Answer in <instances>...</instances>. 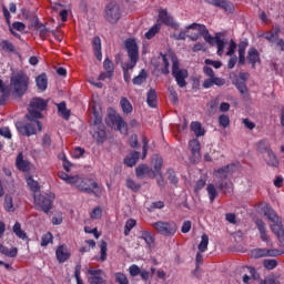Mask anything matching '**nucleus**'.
<instances>
[{
    "instance_id": "obj_58",
    "label": "nucleus",
    "mask_w": 284,
    "mask_h": 284,
    "mask_svg": "<svg viewBox=\"0 0 284 284\" xmlns=\"http://www.w3.org/2000/svg\"><path fill=\"white\" fill-rule=\"evenodd\" d=\"M207 183V178H201L194 186V192H201V190H203L205 187Z\"/></svg>"
},
{
    "instance_id": "obj_32",
    "label": "nucleus",
    "mask_w": 284,
    "mask_h": 284,
    "mask_svg": "<svg viewBox=\"0 0 284 284\" xmlns=\"http://www.w3.org/2000/svg\"><path fill=\"white\" fill-rule=\"evenodd\" d=\"M145 174L150 176V174H152V169H150V166H148L146 164L138 165L135 169V175L138 176V179H141V176H145Z\"/></svg>"
},
{
    "instance_id": "obj_14",
    "label": "nucleus",
    "mask_w": 284,
    "mask_h": 284,
    "mask_svg": "<svg viewBox=\"0 0 284 284\" xmlns=\"http://www.w3.org/2000/svg\"><path fill=\"white\" fill-rule=\"evenodd\" d=\"M48 109V101L42 99V98H33L30 101V109L28 112H43L44 110Z\"/></svg>"
},
{
    "instance_id": "obj_21",
    "label": "nucleus",
    "mask_w": 284,
    "mask_h": 284,
    "mask_svg": "<svg viewBox=\"0 0 284 284\" xmlns=\"http://www.w3.org/2000/svg\"><path fill=\"white\" fill-rule=\"evenodd\" d=\"M16 168L20 172H30V161L23 159V152L18 153L16 159Z\"/></svg>"
},
{
    "instance_id": "obj_24",
    "label": "nucleus",
    "mask_w": 284,
    "mask_h": 284,
    "mask_svg": "<svg viewBox=\"0 0 284 284\" xmlns=\"http://www.w3.org/2000/svg\"><path fill=\"white\" fill-rule=\"evenodd\" d=\"M140 239H142V241L145 242L149 250H152V247H154V241H155L154 235H152L150 231H145V230L141 231Z\"/></svg>"
},
{
    "instance_id": "obj_20",
    "label": "nucleus",
    "mask_w": 284,
    "mask_h": 284,
    "mask_svg": "<svg viewBox=\"0 0 284 284\" xmlns=\"http://www.w3.org/2000/svg\"><path fill=\"white\" fill-rule=\"evenodd\" d=\"M246 61L253 69L256 68V63H261V53L256 48L248 49Z\"/></svg>"
},
{
    "instance_id": "obj_42",
    "label": "nucleus",
    "mask_w": 284,
    "mask_h": 284,
    "mask_svg": "<svg viewBox=\"0 0 284 284\" xmlns=\"http://www.w3.org/2000/svg\"><path fill=\"white\" fill-rule=\"evenodd\" d=\"M136 227V220L129 219L124 225V236H130V232Z\"/></svg>"
},
{
    "instance_id": "obj_53",
    "label": "nucleus",
    "mask_w": 284,
    "mask_h": 284,
    "mask_svg": "<svg viewBox=\"0 0 284 284\" xmlns=\"http://www.w3.org/2000/svg\"><path fill=\"white\" fill-rule=\"evenodd\" d=\"M257 150L258 152H262V153L266 152L267 154V152H270V150L272 149H270V142L266 139H264L257 143Z\"/></svg>"
},
{
    "instance_id": "obj_6",
    "label": "nucleus",
    "mask_w": 284,
    "mask_h": 284,
    "mask_svg": "<svg viewBox=\"0 0 284 284\" xmlns=\"http://www.w3.org/2000/svg\"><path fill=\"white\" fill-rule=\"evenodd\" d=\"M124 45L130 59V62L124 68L129 71L134 70L136 63H139V44H136V40L129 38L125 40Z\"/></svg>"
},
{
    "instance_id": "obj_44",
    "label": "nucleus",
    "mask_w": 284,
    "mask_h": 284,
    "mask_svg": "<svg viewBox=\"0 0 284 284\" xmlns=\"http://www.w3.org/2000/svg\"><path fill=\"white\" fill-rule=\"evenodd\" d=\"M1 50L4 52H17V49L14 48V44L8 40H2L0 42Z\"/></svg>"
},
{
    "instance_id": "obj_19",
    "label": "nucleus",
    "mask_w": 284,
    "mask_h": 284,
    "mask_svg": "<svg viewBox=\"0 0 284 284\" xmlns=\"http://www.w3.org/2000/svg\"><path fill=\"white\" fill-rule=\"evenodd\" d=\"M255 226L260 232V239L263 243H270V235H267V226L261 219L255 220Z\"/></svg>"
},
{
    "instance_id": "obj_22",
    "label": "nucleus",
    "mask_w": 284,
    "mask_h": 284,
    "mask_svg": "<svg viewBox=\"0 0 284 284\" xmlns=\"http://www.w3.org/2000/svg\"><path fill=\"white\" fill-rule=\"evenodd\" d=\"M231 168H234V164H227L224 165L213 172L215 179H219L220 181H225L227 176H230V170Z\"/></svg>"
},
{
    "instance_id": "obj_40",
    "label": "nucleus",
    "mask_w": 284,
    "mask_h": 284,
    "mask_svg": "<svg viewBox=\"0 0 284 284\" xmlns=\"http://www.w3.org/2000/svg\"><path fill=\"white\" fill-rule=\"evenodd\" d=\"M207 245H210V236H207V234H203L201 236V242L197 246V250L202 253L207 252Z\"/></svg>"
},
{
    "instance_id": "obj_25",
    "label": "nucleus",
    "mask_w": 284,
    "mask_h": 284,
    "mask_svg": "<svg viewBox=\"0 0 284 284\" xmlns=\"http://www.w3.org/2000/svg\"><path fill=\"white\" fill-rule=\"evenodd\" d=\"M189 145L191 148V154L193 159H201V142L194 139L189 142Z\"/></svg>"
},
{
    "instance_id": "obj_47",
    "label": "nucleus",
    "mask_w": 284,
    "mask_h": 284,
    "mask_svg": "<svg viewBox=\"0 0 284 284\" xmlns=\"http://www.w3.org/2000/svg\"><path fill=\"white\" fill-rule=\"evenodd\" d=\"M235 87L239 90L242 97H247V84L245 82H241V80L235 81Z\"/></svg>"
},
{
    "instance_id": "obj_63",
    "label": "nucleus",
    "mask_w": 284,
    "mask_h": 284,
    "mask_svg": "<svg viewBox=\"0 0 284 284\" xmlns=\"http://www.w3.org/2000/svg\"><path fill=\"white\" fill-rule=\"evenodd\" d=\"M74 278L77 284H83V280L81 278V264H77L74 267Z\"/></svg>"
},
{
    "instance_id": "obj_30",
    "label": "nucleus",
    "mask_w": 284,
    "mask_h": 284,
    "mask_svg": "<svg viewBox=\"0 0 284 284\" xmlns=\"http://www.w3.org/2000/svg\"><path fill=\"white\" fill-rule=\"evenodd\" d=\"M36 83L39 90L45 92V90H48V75H45V73L38 75L36 79Z\"/></svg>"
},
{
    "instance_id": "obj_64",
    "label": "nucleus",
    "mask_w": 284,
    "mask_h": 284,
    "mask_svg": "<svg viewBox=\"0 0 284 284\" xmlns=\"http://www.w3.org/2000/svg\"><path fill=\"white\" fill-rule=\"evenodd\" d=\"M39 37L42 39H48V32H50V29L45 27V24H40L38 27Z\"/></svg>"
},
{
    "instance_id": "obj_17",
    "label": "nucleus",
    "mask_w": 284,
    "mask_h": 284,
    "mask_svg": "<svg viewBox=\"0 0 284 284\" xmlns=\"http://www.w3.org/2000/svg\"><path fill=\"white\" fill-rule=\"evenodd\" d=\"M206 3L210 6H214L215 8H221L225 10V12H234V3L226 1V0H205Z\"/></svg>"
},
{
    "instance_id": "obj_8",
    "label": "nucleus",
    "mask_w": 284,
    "mask_h": 284,
    "mask_svg": "<svg viewBox=\"0 0 284 284\" xmlns=\"http://www.w3.org/2000/svg\"><path fill=\"white\" fill-rule=\"evenodd\" d=\"M172 77L175 78V81L179 88H187V82L185 81V79H187L189 77L187 70L185 69L181 70V68L179 67L178 60L173 61Z\"/></svg>"
},
{
    "instance_id": "obj_3",
    "label": "nucleus",
    "mask_w": 284,
    "mask_h": 284,
    "mask_svg": "<svg viewBox=\"0 0 284 284\" xmlns=\"http://www.w3.org/2000/svg\"><path fill=\"white\" fill-rule=\"evenodd\" d=\"M264 216H266V219H268L271 221V223H273L271 225V230H272L273 234H275V236H277L280 243H282V245H284V229H283V221L281 220V217L270 206H267L264 210Z\"/></svg>"
},
{
    "instance_id": "obj_54",
    "label": "nucleus",
    "mask_w": 284,
    "mask_h": 284,
    "mask_svg": "<svg viewBox=\"0 0 284 284\" xmlns=\"http://www.w3.org/2000/svg\"><path fill=\"white\" fill-rule=\"evenodd\" d=\"M126 187L128 190H132V192H139V190H141V184L134 182L132 179H126Z\"/></svg>"
},
{
    "instance_id": "obj_29",
    "label": "nucleus",
    "mask_w": 284,
    "mask_h": 284,
    "mask_svg": "<svg viewBox=\"0 0 284 284\" xmlns=\"http://www.w3.org/2000/svg\"><path fill=\"white\" fill-rule=\"evenodd\" d=\"M146 103L149 108H156V103H158L156 90L151 89L148 91Z\"/></svg>"
},
{
    "instance_id": "obj_5",
    "label": "nucleus",
    "mask_w": 284,
    "mask_h": 284,
    "mask_svg": "<svg viewBox=\"0 0 284 284\" xmlns=\"http://www.w3.org/2000/svg\"><path fill=\"white\" fill-rule=\"evenodd\" d=\"M54 193H45V194H37L33 193V201L36 210L40 212H44V214H49L50 210H52V205L54 203Z\"/></svg>"
},
{
    "instance_id": "obj_49",
    "label": "nucleus",
    "mask_w": 284,
    "mask_h": 284,
    "mask_svg": "<svg viewBox=\"0 0 284 284\" xmlns=\"http://www.w3.org/2000/svg\"><path fill=\"white\" fill-rule=\"evenodd\" d=\"M59 179L69 183V185H74V181H77V176H70L65 172L58 173Z\"/></svg>"
},
{
    "instance_id": "obj_1",
    "label": "nucleus",
    "mask_w": 284,
    "mask_h": 284,
    "mask_svg": "<svg viewBox=\"0 0 284 284\" xmlns=\"http://www.w3.org/2000/svg\"><path fill=\"white\" fill-rule=\"evenodd\" d=\"M42 118L43 113L29 111L26 114V120L29 122L18 121L16 123L17 131L22 136H34L37 132H41V130H43V124L41 123V121H39V119Z\"/></svg>"
},
{
    "instance_id": "obj_55",
    "label": "nucleus",
    "mask_w": 284,
    "mask_h": 284,
    "mask_svg": "<svg viewBox=\"0 0 284 284\" xmlns=\"http://www.w3.org/2000/svg\"><path fill=\"white\" fill-rule=\"evenodd\" d=\"M253 258H264L267 256V248H255L252 251Z\"/></svg>"
},
{
    "instance_id": "obj_61",
    "label": "nucleus",
    "mask_w": 284,
    "mask_h": 284,
    "mask_svg": "<svg viewBox=\"0 0 284 284\" xmlns=\"http://www.w3.org/2000/svg\"><path fill=\"white\" fill-rule=\"evenodd\" d=\"M278 265L276 260H264L263 266L265 270H274Z\"/></svg>"
},
{
    "instance_id": "obj_9",
    "label": "nucleus",
    "mask_w": 284,
    "mask_h": 284,
    "mask_svg": "<svg viewBox=\"0 0 284 284\" xmlns=\"http://www.w3.org/2000/svg\"><path fill=\"white\" fill-rule=\"evenodd\" d=\"M105 122L106 125H110L111 128L115 126L121 134H128V122H125L121 115L109 114Z\"/></svg>"
},
{
    "instance_id": "obj_15",
    "label": "nucleus",
    "mask_w": 284,
    "mask_h": 284,
    "mask_svg": "<svg viewBox=\"0 0 284 284\" xmlns=\"http://www.w3.org/2000/svg\"><path fill=\"white\" fill-rule=\"evenodd\" d=\"M215 187L219 190L221 194H224L225 196H227V194H234V183H232V181L227 182L219 180L215 183Z\"/></svg>"
},
{
    "instance_id": "obj_10",
    "label": "nucleus",
    "mask_w": 284,
    "mask_h": 284,
    "mask_svg": "<svg viewBox=\"0 0 284 284\" xmlns=\"http://www.w3.org/2000/svg\"><path fill=\"white\" fill-rule=\"evenodd\" d=\"M186 30H197V32L202 34L204 41H206V43H209L210 45H214V43L216 42V37H212V34H210V30H207V27H205V24H199L194 22L186 26Z\"/></svg>"
},
{
    "instance_id": "obj_27",
    "label": "nucleus",
    "mask_w": 284,
    "mask_h": 284,
    "mask_svg": "<svg viewBox=\"0 0 284 284\" xmlns=\"http://www.w3.org/2000/svg\"><path fill=\"white\" fill-rule=\"evenodd\" d=\"M10 99V89L3 84V80L0 79V105H6V101Z\"/></svg>"
},
{
    "instance_id": "obj_28",
    "label": "nucleus",
    "mask_w": 284,
    "mask_h": 284,
    "mask_svg": "<svg viewBox=\"0 0 284 284\" xmlns=\"http://www.w3.org/2000/svg\"><path fill=\"white\" fill-rule=\"evenodd\" d=\"M141 156V153L139 151L131 152L130 155H128L124 159V163L128 165V168H134L136 163H139V158Z\"/></svg>"
},
{
    "instance_id": "obj_7",
    "label": "nucleus",
    "mask_w": 284,
    "mask_h": 284,
    "mask_svg": "<svg viewBox=\"0 0 284 284\" xmlns=\"http://www.w3.org/2000/svg\"><path fill=\"white\" fill-rule=\"evenodd\" d=\"M152 227L162 236H174L176 234V223L174 222L159 221L153 223Z\"/></svg>"
},
{
    "instance_id": "obj_56",
    "label": "nucleus",
    "mask_w": 284,
    "mask_h": 284,
    "mask_svg": "<svg viewBox=\"0 0 284 284\" xmlns=\"http://www.w3.org/2000/svg\"><path fill=\"white\" fill-rule=\"evenodd\" d=\"M217 121H219V125H221V128H230V115L221 114L219 116Z\"/></svg>"
},
{
    "instance_id": "obj_34",
    "label": "nucleus",
    "mask_w": 284,
    "mask_h": 284,
    "mask_svg": "<svg viewBox=\"0 0 284 284\" xmlns=\"http://www.w3.org/2000/svg\"><path fill=\"white\" fill-rule=\"evenodd\" d=\"M148 79V72L145 69H142L139 73V75L134 77L132 82L133 85H143L145 83V80Z\"/></svg>"
},
{
    "instance_id": "obj_45",
    "label": "nucleus",
    "mask_w": 284,
    "mask_h": 284,
    "mask_svg": "<svg viewBox=\"0 0 284 284\" xmlns=\"http://www.w3.org/2000/svg\"><path fill=\"white\" fill-rule=\"evenodd\" d=\"M214 43L217 45V55L223 57V52L225 50V41L221 40V37H219V34H216Z\"/></svg>"
},
{
    "instance_id": "obj_41",
    "label": "nucleus",
    "mask_w": 284,
    "mask_h": 284,
    "mask_svg": "<svg viewBox=\"0 0 284 284\" xmlns=\"http://www.w3.org/2000/svg\"><path fill=\"white\" fill-rule=\"evenodd\" d=\"M120 105L124 114H131L132 103H130V100H128V98H122L120 101Z\"/></svg>"
},
{
    "instance_id": "obj_33",
    "label": "nucleus",
    "mask_w": 284,
    "mask_h": 284,
    "mask_svg": "<svg viewBox=\"0 0 284 284\" xmlns=\"http://www.w3.org/2000/svg\"><path fill=\"white\" fill-rule=\"evenodd\" d=\"M191 131L194 132L197 138L205 136V129H203V125L199 121L191 123Z\"/></svg>"
},
{
    "instance_id": "obj_2",
    "label": "nucleus",
    "mask_w": 284,
    "mask_h": 284,
    "mask_svg": "<svg viewBox=\"0 0 284 284\" xmlns=\"http://www.w3.org/2000/svg\"><path fill=\"white\" fill-rule=\"evenodd\" d=\"M73 185L84 194H93L97 199H101V196H103V189L99 186V183L93 179L79 178L75 175Z\"/></svg>"
},
{
    "instance_id": "obj_57",
    "label": "nucleus",
    "mask_w": 284,
    "mask_h": 284,
    "mask_svg": "<svg viewBox=\"0 0 284 284\" xmlns=\"http://www.w3.org/2000/svg\"><path fill=\"white\" fill-rule=\"evenodd\" d=\"M53 239L54 236L52 235V233H45L44 235H42L41 246L47 247V245H50V243H52Z\"/></svg>"
},
{
    "instance_id": "obj_52",
    "label": "nucleus",
    "mask_w": 284,
    "mask_h": 284,
    "mask_svg": "<svg viewBox=\"0 0 284 284\" xmlns=\"http://www.w3.org/2000/svg\"><path fill=\"white\" fill-rule=\"evenodd\" d=\"M103 68L105 72H109V74L114 75V63L112 62V60H110V58L104 59Z\"/></svg>"
},
{
    "instance_id": "obj_43",
    "label": "nucleus",
    "mask_w": 284,
    "mask_h": 284,
    "mask_svg": "<svg viewBox=\"0 0 284 284\" xmlns=\"http://www.w3.org/2000/svg\"><path fill=\"white\" fill-rule=\"evenodd\" d=\"M3 207H4L6 212H14V202L12 200V195L4 196Z\"/></svg>"
},
{
    "instance_id": "obj_60",
    "label": "nucleus",
    "mask_w": 284,
    "mask_h": 284,
    "mask_svg": "<svg viewBox=\"0 0 284 284\" xmlns=\"http://www.w3.org/2000/svg\"><path fill=\"white\" fill-rule=\"evenodd\" d=\"M168 174H169L168 179H169L170 183L172 185H179V178H176V173L174 172V170L170 169L168 171Z\"/></svg>"
},
{
    "instance_id": "obj_31",
    "label": "nucleus",
    "mask_w": 284,
    "mask_h": 284,
    "mask_svg": "<svg viewBox=\"0 0 284 284\" xmlns=\"http://www.w3.org/2000/svg\"><path fill=\"white\" fill-rule=\"evenodd\" d=\"M206 192L209 194L210 203H214V201H216V197L219 196V191L216 190V185L209 183L206 185Z\"/></svg>"
},
{
    "instance_id": "obj_48",
    "label": "nucleus",
    "mask_w": 284,
    "mask_h": 284,
    "mask_svg": "<svg viewBox=\"0 0 284 284\" xmlns=\"http://www.w3.org/2000/svg\"><path fill=\"white\" fill-rule=\"evenodd\" d=\"M27 185L30 187L31 192H33L34 194H37V192H39L40 190L39 182L34 181L32 176L27 179Z\"/></svg>"
},
{
    "instance_id": "obj_11",
    "label": "nucleus",
    "mask_w": 284,
    "mask_h": 284,
    "mask_svg": "<svg viewBox=\"0 0 284 284\" xmlns=\"http://www.w3.org/2000/svg\"><path fill=\"white\" fill-rule=\"evenodd\" d=\"M104 19H106L109 23H116L119 19H121V8L116 2H110L106 6Z\"/></svg>"
},
{
    "instance_id": "obj_50",
    "label": "nucleus",
    "mask_w": 284,
    "mask_h": 284,
    "mask_svg": "<svg viewBox=\"0 0 284 284\" xmlns=\"http://www.w3.org/2000/svg\"><path fill=\"white\" fill-rule=\"evenodd\" d=\"M105 139H108V133L105 132V129L98 126L97 131V142L98 143H104Z\"/></svg>"
},
{
    "instance_id": "obj_26",
    "label": "nucleus",
    "mask_w": 284,
    "mask_h": 284,
    "mask_svg": "<svg viewBox=\"0 0 284 284\" xmlns=\"http://www.w3.org/2000/svg\"><path fill=\"white\" fill-rule=\"evenodd\" d=\"M92 45H93V52H94L95 59H98V61H102L103 53L101 52V38L94 37L92 41Z\"/></svg>"
},
{
    "instance_id": "obj_35",
    "label": "nucleus",
    "mask_w": 284,
    "mask_h": 284,
    "mask_svg": "<svg viewBox=\"0 0 284 284\" xmlns=\"http://www.w3.org/2000/svg\"><path fill=\"white\" fill-rule=\"evenodd\" d=\"M14 30H17V32H23V30H26V23L16 21L12 23V27H9V31L11 32V34L13 37H19V34L16 33Z\"/></svg>"
},
{
    "instance_id": "obj_18",
    "label": "nucleus",
    "mask_w": 284,
    "mask_h": 284,
    "mask_svg": "<svg viewBox=\"0 0 284 284\" xmlns=\"http://www.w3.org/2000/svg\"><path fill=\"white\" fill-rule=\"evenodd\" d=\"M153 169H151L150 179H154L161 174V169L163 168V158L160 155H154L152 159Z\"/></svg>"
},
{
    "instance_id": "obj_12",
    "label": "nucleus",
    "mask_w": 284,
    "mask_h": 284,
    "mask_svg": "<svg viewBox=\"0 0 284 284\" xmlns=\"http://www.w3.org/2000/svg\"><path fill=\"white\" fill-rule=\"evenodd\" d=\"M87 273L90 275L88 277V283H90V284H108V280H105V272H103V270L88 268Z\"/></svg>"
},
{
    "instance_id": "obj_39",
    "label": "nucleus",
    "mask_w": 284,
    "mask_h": 284,
    "mask_svg": "<svg viewBox=\"0 0 284 284\" xmlns=\"http://www.w3.org/2000/svg\"><path fill=\"white\" fill-rule=\"evenodd\" d=\"M100 261L101 263L108 261V242L103 240L100 243Z\"/></svg>"
},
{
    "instance_id": "obj_59",
    "label": "nucleus",
    "mask_w": 284,
    "mask_h": 284,
    "mask_svg": "<svg viewBox=\"0 0 284 284\" xmlns=\"http://www.w3.org/2000/svg\"><path fill=\"white\" fill-rule=\"evenodd\" d=\"M85 154V149L83 148H75L72 152H71V156L72 159H81V156H83Z\"/></svg>"
},
{
    "instance_id": "obj_62",
    "label": "nucleus",
    "mask_w": 284,
    "mask_h": 284,
    "mask_svg": "<svg viewBox=\"0 0 284 284\" xmlns=\"http://www.w3.org/2000/svg\"><path fill=\"white\" fill-rule=\"evenodd\" d=\"M90 216L93 220L101 219V216H103V210L101 209V206L94 207L90 213Z\"/></svg>"
},
{
    "instance_id": "obj_36",
    "label": "nucleus",
    "mask_w": 284,
    "mask_h": 284,
    "mask_svg": "<svg viewBox=\"0 0 284 284\" xmlns=\"http://www.w3.org/2000/svg\"><path fill=\"white\" fill-rule=\"evenodd\" d=\"M57 106L60 116H63L65 120L70 119V110H68L65 101L58 103Z\"/></svg>"
},
{
    "instance_id": "obj_4",
    "label": "nucleus",
    "mask_w": 284,
    "mask_h": 284,
    "mask_svg": "<svg viewBox=\"0 0 284 284\" xmlns=\"http://www.w3.org/2000/svg\"><path fill=\"white\" fill-rule=\"evenodd\" d=\"M11 85L14 89L16 94L21 98L26 92H28V85L30 83V79L23 71H19L13 74L10 79Z\"/></svg>"
},
{
    "instance_id": "obj_51",
    "label": "nucleus",
    "mask_w": 284,
    "mask_h": 284,
    "mask_svg": "<svg viewBox=\"0 0 284 284\" xmlns=\"http://www.w3.org/2000/svg\"><path fill=\"white\" fill-rule=\"evenodd\" d=\"M159 30H161V27L159 24H154L145 33V39H154V37H156V34H159Z\"/></svg>"
},
{
    "instance_id": "obj_23",
    "label": "nucleus",
    "mask_w": 284,
    "mask_h": 284,
    "mask_svg": "<svg viewBox=\"0 0 284 284\" xmlns=\"http://www.w3.org/2000/svg\"><path fill=\"white\" fill-rule=\"evenodd\" d=\"M159 19L164 23V26H170L171 28H176V23H174V18L169 16L168 10H160Z\"/></svg>"
},
{
    "instance_id": "obj_13",
    "label": "nucleus",
    "mask_w": 284,
    "mask_h": 284,
    "mask_svg": "<svg viewBox=\"0 0 284 284\" xmlns=\"http://www.w3.org/2000/svg\"><path fill=\"white\" fill-rule=\"evenodd\" d=\"M278 34H281V29L277 28L274 31L264 33L262 37L270 43H275L276 48H278L281 52H284V40L278 38Z\"/></svg>"
},
{
    "instance_id": "obj_37",
    "label": "nucleus",
    "mask_w": 284,
    "mask_h": 284,
    "mask_svg": "<svg viewBox=\"0 0 284 284\" xmlns=\"http://www.w3.org/2000/svg\"><path fill=\"white\" fill-rule=\"evenodd\" d=\"M13 233L16 234V236H18V239H22V241H26V239H28V234L26 233V231L21 230V223L19 222L14 223Z\"/></svg>"
},
{
    "instance_id": "obj_16",
    "label": "nucleus",
    "mask_w": 284,
    "mask_h": 284,
    "mask_svg": "<svg viewBox=\"0 0 284 284\" xmlns=\"http://www.w3.org/2000/svg\"><path fill=\"white\" fill-rule=\"evenodd\" d=\"M55 256L59 263H65L67 261H70L72 253H70V250H68L65 244H61L55 250Z\"/></svg>"
},
{
    "instance_id": "obj_46",
    "label": "nucleus",
    "mask_w": 284,
    "mask_h": 284,
    "mask_svg": "<svg viewBox=\"0 0 284 284\" xmlns=\"http://www.w3.org/2000/svg\"><path fill=\"white\" fill-rule=\"evenodd\" d=\"M115 283L118 284H130V280L128 278V275L121 272L114 273Z\"/></svg>"
},
{
    "instance_id": "obj_38",
    "label": "nucleus",
    "mask_w": 284,
    "mask_h": 284,
    "mask_svg": "<svg viewBox=\"0 0 284 284\" xmlns=\"http://www.w3.org/2000/svg\"><path fill=\"white\" fill-rule=\"evenodd\" d=\"M267 154V165H271V168H278L280 162H278V158H276V154H274V151L268 150Z\"/></svg>"
}]
</instances>
